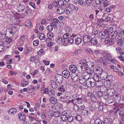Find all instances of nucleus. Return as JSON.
Listing matches in <instances>:
<instances>
[{
	"instance_id": "nucleus-1",
	"label": "nucleus",
	"mask_w": 124,
	"mask_h": 124,
	"mask_svg": "<svg viewBox=\"0 0 124 124\" xmlns=\"http://www.w3.org/2000/svg\"><path fill=\"white\" fill-rule=\"evenodd\" d=\"M88 62H86V61L85 59L82 60L79 64H78V71L79 73H83L85 70V68H90L91 67L93 68L94 65L93 63L91 64V65H88Z\"/></svg>"
},
{
	"instance_id": "nucleus-2",
	"label": "nucleus",
	"mask_w": 124,
	"mask_h": 124,
	"mask_svg": "<svg viewBox=\"0 0 124 124\" xmlns=\"http://www.w3.org/2000/svg\"><path fill=\"white\" fill-rule=\"evenodd\" d=\"M101 55L103 56V58L101 57V58H103L105 61L109 60L111 59L112 56L111 54L107 51H104L101 53Z\"/></svg>"
},
{
	"instance_id": "nucleus-3",
	"label": "nucleus",
	"mask_w": 124,
	"mask_h": 124,
	"mask_svg": "<svg viewBox=\"0 0 124 124\" xmlns=\"http://www.w3.org/2000/svg\"><path fill=\"white\" fill-rule=\"evenodd\" d=\"M59 109L58 110H57L58 109L57 108H56V107H52L53 110V115L55 117H58L61 115V113L60 112V110H61V109H62V108L61 106H59Z\"/></svg>"
},
{
	"instance_id": "nucleus-4",
	"label": "nucleus",
	"mask_w": 124,
	"mask_h": 124,
	"mask_svg": "<svg viewBox=\"0 0 124 124\" xmlns=\"http://www.w3.org/2000/svg\"><path fill=\"white\" fill-rule=\"evenodd\" d=\"M17 29L18 28L15 26L12 25L10 31V29L9 30V29H8L6 30V31H9V33L11 34L10 35V37H11L13 36L14 34L17 31Z\"/></svg>"
},
{
	"instance_id": "nucleus-5",
	"label": "nucleus",
	"mask_w": 124,
	"mask_h": 124,
	"mask_svg": "<svg viewBox=\"0 0 124 124\" xmlns=\"http://www.w3.org/2000/svg\"><path fill=\"white\" fill-rule=\"evenodd\" d=\"M106 32L104 31H101L99 32L98 34V37L100 40L102 41L104 39L106 34Z\"/></svg>"
},
{
	"instance_id": "nucleus-6",
	"label": "nucleus",
	"mask_w": 124,
	"mask_h": 124,
	"mask_svg": "<svg viewBox=\"0 0 124 124\" xmlns=\"http://www.w3.org/2000/svg\"><path fill=\"white\" fill-rule=\"evenodd\" d=\"M55 81L59 84L62 83L63 81V77L61 75L57 74L55 75Z\"/></svg>"
},
{
	"instance_id": "nucleus-7",
	"label": "nucleus",
	"mask_w": 124,
	"mask_h": 124,
	"mask_svg": "<svg viewBox=\"0 0 124 124\" xmlns=\"http://www.w3.org/2000/svg\"><path fill=\"white\" fill-rule=\"evenodd\" d=\"M91 38V35L89 34L84 35L83 36V40L84 42L85 43L90 42Z\"/></svg>"
},
{
	"instance_id": "nucleus-8",
	"label": "nucleus",
	"mask_w": 124,
	"mask_h": 124,
	"mask_svg": "<svg viewBox=\"0 0 124 124\" xmlns=\"http://www.w3.org/2000/svg\"><path fill=\"white\" fill-rule=\"evenodd\" d=\"M19 119L20 120H21L22 121H24L26 120V116L25 114L21 112L19 113L18 115Z\"/></svg>"
},
{
	"instance_id": "nucleus-9",
	"label": "nucleus",
	"mask_w": 124,
	"mask_h": 124,
	"mask_svg": "<svg viewBox=\"0 0 124 124\" xmlns=\"http://www.w3.org/2000/svg\"><path fill=\"white\" fill-rule=\"evenodd\" d=\"M25 8L24 6L21 4H19L17 6V9L19 12H23Z\"/></svg>"
},
{
	"instance_id": "nucleus-10",
	"label": "nucleus",
	"mask_w": 124,
	"mask_h": 124,
	"mask_svg": "<svg viewBox=\"0 0 124 124\" xmlns=\"http://www.w3.org/2000/svg\"><path fill=\"white\" fill-rule=\"evenodd\" d=\"M63 76L66 78H68L70 76V74L69 71L67 70H64L62 72Z\"/></svg>"
},
{
	"instance_id": "nucleus-11",
	"label": "nucleus",
	"mask_w": 124,
	"mask_h": 124,
	"mask_svg": "<svg viewBox=\"0 0 124 124\" xmlns=\"http://www.w3.org/2000/svg\"><path fill=\"white\" fill-rule=\"evenodd\" d=\"M103 94L101 91H94L93 93V96L98 98L101 97Z\"/></svg>"
},
{
	"instance_id": "nucleus-12",
	"label": "nucleus",
	"mask_w": 124,
	"mask_h": 124,
	"mask_svg": "<svg viewBox=\"0 0 124 124\" xmlns=\"http://www.w3.org/2000/svg\"><path fill=\"white\" fill-rule=\"evenodd\" d=\"M107 73L105 71H103L101 74L100 78L102 80H104L106 79L107 77L108 78Z\"/></svg>"
},
{
	"instance_id": "nucleus-13",
	"label": "nucleus",
	"mask_w": 124,
	"mask_h": 124,
	"mask_svg": "<svg viewBox=\"0 0 124 124\" xmlns=\"http://www.w3.org/2000/svg\"><path fill=\"white\" fill-rule=\"evenodd\" d=\"M73 42V40L72 38H70L68 39L67 40L63 41V45L65 46H66L69 43L72 44Z\"/></svg>"
},
{
	"instance_id": "nucleus-14",
	"label": "nucleus",
	"mask_w": 124,
	"mask_h": 124,
	"mask_svg": "<svg viewBox=\"0 0 124 124\" xmlns=\"http://www.w3.org/2000/svg\"><path fill=\"white\" fill-rule=\"evenodd\" d=\"M25 12L24 14L26 16L28 15H30L31 14L32 12V10L30 8L28 7L27 6L25 8Z\"/></svg>"
},
{
	"instance_id": "nucleus-15",
	"label": "nucleus",
	"mask_w": 124,
	"mask_h": 124,
	"mask_svg": "<svg viewBox=\"0 0 124 124\" xmlns=\"http://www.w3.org/2000/svg\"><path fill=\"white\" fill-rule=\"evenodd\" d=\"M49 101L52 104H55L57 102V100L53 96L50 97L49 99Z\"/></svg>"
},
{
	"instance_id": "nucleus-16",
	"label": "nucleus",
	"mask_w": 124,
	"mask_h": 124,
	"mask_svg": "<svg viewBox=\"0 0 124 124\" xmlns=\"http://www.w3.org/2000/svg\"><path fill=\"white\" fill-rule=\"evenodd\" d=\"M114 96L111 95L109 97L107 101V102L108 104L112 103L115 100V98H114Z\"/></svg>"
},
{
	"instance_id": "nucleus-17",
	"label": "nucleus",
	"mask_w": 124,
	"mask_h": 124,
	"mask_svg": "<svg viewBox=\"0 0 124 124\" xmlns=\"http://www.w3.org/2000/svg\"><path fill=\"white\" fill-rule=\"evenodd\" d=\"M102 69L101 68H98L96 69V70L95 71L94 73L95 75H100L102 73L103 71H102Z\"/></svg>"
},
{
	"instance_id": "nucleus-18",
	"label": "nucleus",
	"mask_w": 124,
	"mask_h": 124,
	"mask_svg": "<svg viewBox=\"0 0 124 124\" xmlns=\"http://www.w3.org/2000/svg\"><path fill=\"white\" fill-rule=\"evenodd\" d=\"M90 42L91 43L92 45H95L97 44V39L95 37H93L92 38H91Z\"/></svg>"
},
{
	"instance_id": "nucleus-19",
	"label": "nucleus",
	"mask_w": 124,
	"mask_h": 124,
	"mask_svg": "<svg viewBox=\"0 0 124 124\" xmlns=\"http://www.w3.org/2000/svg\"><path fill=\"white\" fill-rule=\"evenodd\" d=\"M69 68L70 71L73 73H75L77 69L75 66L73 65H70Z\"/></svg>"
},
{
	"instance_id": "nucleus-20",
	"label": "nucleus",
	"mask_w": 124,
	"mask_h": 124,
	"mask_svg": "<svg viewBox=\"0 0 124 124\" xmlns=\"http://www.w3.org/2000/svg\"><path fill=\"white\" fill-rule=\"evenodd\" d=\"M35 90V87L33 86L30 85L28 88V92L31 93Z\"/></svg>"
},
{
	"instance_id": "nucleus-21",
	"label": "nucleus",
	"mask_w": 124,
	"mask_h": 124,
	"mask_svg": "<svg viewBox=\"0 0 124 124\" xmlns=\"http://www.w3.org/2000/svg\"><path fill=\"white\" fill-rule=\"evenodd\" d=\"M59 21V20L57 19H53V22H51L50 24H51L52 26H54V27H56L57 24L56 23H58Z\"/></svg>"
},
{
	"instance_id": "nucleus-22",
	"label": "nucleus",
	"mask_w": 124,
	"mask_h": 124,
	"mask_svg": "<svg viewBox=\"0 0 124 124\" xmlns=\"http://www.w3.org/2000/svg\"><path fill=\"white\" fill-rule=\"evenodd\" d=\"M100 50H93V53L92 55L96 56H98L100 54Z\"/></svg>"
},
{
	"instance_id": "nucleus-23",
	"label": "nucleus",
	"mask_w": 124,
	"mask_h": 124,
	"mask_svg": "<svg viewBox=\"0 0 124 124\" xmlns=\"http://www.w3.org/2000/svg\"><path fill=\"white\" fill-rule=\"evenodd\" d=\"M96 82L93 79H92L91 81H89V82H86V84H87L88 85H91V87H93L96 84Z\"/></svg>"
},
{
	"instance_id": "nucleus-24",
	"label": "nucleus",
	"mask_w": 124,
	"mask_h": 124,
	"mask_svg": "<svg viewBox=\"0 0 124 124\" xmlns=\"http://www.w3.org/2000/svg\"><path fill=\"white\" fill-rule=\"evenodd\" d=\"M51 86L54 89H56L58 85L55 82L54 80H52L51 82Z\"/></svg>"
},
{
	"instance_id": "nucleus-25",
	"label": "nucleus",
	"mask_w": 124,
	"mask_h": 124,
	"mask_svg": "<svg viewBox=\"0 0 124 124\" xmlns=\"http://www.w3.org/2000/svg\"><path fill=\"white\" fill-rule=\"evenodd\" d=\"M82 52V50L81 49H78L76 50L74 53L73 54V56H76L81 54Z\"/></svg>"
},
{
	"instance_id": "nucleus-26",
	"label": "nucleus",
	"mask_w": 124,
	"mask_h": 124,
	"mask_svg": "<svg viewBox=\"0 0 124 124\" xmlns=\"http://www.w3.org/2000/svg\"><path fill=\"white\" fill-rule=\"evenodd\" d=\"M55 40L56 42L58 43H63V40L62 39V37L60 36L57 37Z\"/></svg>"
},
{
	"instance_id": "nucleus-27",
	"label": "nucleus",
	"mask_w": 124,
	"mask_h": 124,
	"mask_svg": "<svg viewBox=\"0 0 124 124\" xmlns=\"http://www.w3.org/2000/svg\"><path fill=\"white\" fill-rule=\"evenodd\" d=\"M57 11L59 14H62L64 13V9L62 7H60L57 8Z\"/></svg>"
},
{
	"instance_id": "nucleus-28",
	"label": "nucleus",
	"mask_w": 124,
	"mask_h": 124,
	"mask_svg": "<svg viewBox=\"0 0 124 124\" xmlns=\"http://www.w3.org/2000/svg\"><path fill=\"white\" fill-rule=\"evenodd\" d=\"M86 72L84 73V74L88 75L90 76L92 75V74L93 73V71L92 70L90 69L87 70L85 71Z\"/></svg>"
},
{
	"instance_id": "nucleus-29",
	"label": "nucleus",
	"mask_w": 124,
	"mask_h": 124,
	"mask_svg": "<svg viewBox=\"0 0 124 124\" xmlns=\"http://www.w3.org/2000/svg\"><path fill=\"white\" fill-rule=\"evenodd\" d=\"M96 109L95 107L94 106H91L89 107V109L91 113H95V110Z\"/></svg>"
},
{
	"instance_id": "nucleus-30",
	"label": "nucleus",
	"mask_w": 124,
	"mask_h": 124,
	"mask_svg": "<svg viewBox=\"0 0 124 124\" xmlns=\"http://www.w3.org/2000/svg\"><path fill=\"white\" fill-rule=\"evenodd\" d=\"M123 41H122L120 38L117 41V45L121 47H123Z\"/></svg>"
},
{
	"instance_id": "nucleus-31",
	"label": "nucleus",
	"mask_w": 124,
	"mask_h": 124,
	"mask_svg": "<svg viewBox=\"0 0 124 124\" xmlns=\"http://www.w3.org/2000/svg\"><path fill=\"white\" fill-rule=\"evenodd\" d=\"M111 39H110L109 37L108 36L105 38L104 42L106 44L109 43L110 45H112L113 44H112V43H111V44H110V42L111 43Z\"/></svg>"
},
{
	"instance_id": "nucleus-32",
	"label": "nucleus",
	"mask_w": 124,
	"mask_h": 124,
	"mask_svg": "<svg viewBox=\"0 0 124 124\" xmlns=\"http://www.w3.org/2000/svg\"><path fill=\"white\" fill-rule=\"evenodd\" d=\"M86 80L82 76H80L79 78V81L81 84H83L84 83Z\"/></svg>"
},
{
	"instance_id": "nucleus-33",
	"label": "nucleus",
	"mask_w": 124,
	"mask_h": 124,
	"mask_svg": "<svg viewBox=\"0 0 124 124\" xmlns=\"http://www.w3.org/2000/svg\"><path fill=\"white\" fill-rule=\"evenodd\" d=\"M70 36L69 34L68 33H66L63 36V38L64 39V41H65L67 40L68 39L70 38L69 37Z\"/></svg>"
},
{
	"instance_id": "nucleus-34",
	"label": "nucleus",
	"mask_w": 124,
	"mask_h": 124,
	"mask_svg": "<svg viewBox=\"0 0 124 124\" xmlns=\"http://www.w3.org/2000/svg\"><path fill=\"white\" fill-rule=\"evenodd\" d=\"M82 41V39L81 38H77L75 39V43L77 44H79L81 43Z\"/></svg>"
},
{
	"instance_id": "nucleus-35",
	"label": "nucleus",
	"mask_w": 124,
	"mask_h": 124,
	"mask_svg": "<svg viewBox=\"0 0 124 124\" xmlns=\"http://www.w3.org/2000/svg\"><path fill=\"white\" fill-rule=\"evenodd\" d=\"M119 114L121 117L122 118L123 120L124 119V110H122L120 111Z\"/></svg>"
},
{
	"instance_id": "nucleus-36",
	"label": "nucleus",
	"mask_w": 124,
	"mask_h": 124,
	"mask_svg": "<svg viewBox=\"0 0 124 124\" xmlns=\"http://www.w3.org/2000/svg\"><path fill=\"white\" fill-rule=\"evenodd\" d=\"M58 4L61 6H63L64 5V3L63 0H58Z\"/></svg>"
},
{
	"instance_id": "nucleus-37",
	"label": "nucleus",
	"mask_w": 124,
	"mask_h": 124,
	"mask_svg": "<svg viewBox=\"0 0 124 124\" xmlns=\"http://www.w3.org/2000/svg\"><path fill=\"white\" fill-rule=\"evenodd\" d=\"M39 37L40 39L41 40L45 39V35L44 34L42 33H41L39 34Z\"/></svg>"
},
{
	"instance_id": "nucleus-38",
	"label": "nucleus",
	"mask_w": 124,
	"mask_h": 124,
	"mask_svg": "<svg viewBox=\"0 0 124 124\" xmlns=\"http://www.w3.org/2000/svg\"><path fill=\"white\" fill-rule=\"evenodd\" d=\"M4 43L3 42H2L0 43V52H1L3 51L4 49Z\"/></svg>"
},
{
	"instance_id": "nucleus-39",
	"label": "nucleus",
	"mask_w": 124,
	"mask_h": 124,
	"mask_svg": "<svg viewBox=\"0 0 124 124\" xmlns=\"http://www.w3.org/2000/svg\"><path fill=\"white\" fill-rule=\"evenodd\" d=\"M7 34L5 33V34L2 32H0V38L2 39H4L6 38V35Z\"/></svg>"
},
{
	"instance_id": "nucleus-40",
	"label": "nucleus",
	"mask_w": 124,
	"mask_h": 124,
	"mask_svg": "<svg viewBox=\"0 0 124 124\" xmlns=\"http://www.w3.org/2000/svg\"><path fill=\"white\" fill-rule=\"evenodd\" d=\"M110 39H111V42L110 43V44H113L115 43V37H114V36H113L111 35L110 36H108Z\"/></svg>"
},
{
	"instance_id": "nucleus-41",
	"label": "nucleus",
	"mask_w": 124,
	"mask_h": 124,
	"mask_svg": "<svg viewBox=\"0 0 124 124\" xmlns=\"http://www.w3.org/2000/svg\"><path fill=\"white\" fill-rule=\"evenodd\" d=\"M53 26H52L51 24L48 25L46 27L47 30L49 31H51L53 30Z\"/></svg>"
},
{
	"instance_id": "nucleus-42",
	"label": "nucleus",
	"mask_w": 124,
	"mask_h": 124,
	"mask_svg": "<svg viewBox=\"0 0 124 124\" xmlns=\"http://www.w3.org/2000/svg\"><path fill=\"white\" fill-rule=\"evenodd\" d=\"M115 97V98H115V100H118L119 101L120 100L121 97L120 95L119 94H116Z\"/></svg>"
},
{
	"instance_id": "nucleus-43",
	"label": "nucleus",
	"mask_w": 124,
	"mask_h": 124,
	"mask_svg": "<svg viewBox=\"0 0 124 124\" xmlns=\"http://www.w3.org/2000/svg\"><path fill=\"white\" fill-rule=\"evenodd\" d=\"M96 82V85H97L98 87H100L101 88V86L102 87V83L101 81L99 80V81H98Z\"/></svg>"
},
{
	"instance_id": "nucleus-44",
	"label": "nucleus",
	"mask_w": 124,
	"mask_h": 124,
	"mask_svg": "<svg viewBox=\"0 0 124 124\" xmlns=\"http://www.w3.org/2000/svg\"><path fill=\"white\" fill-rule=\"evenodd\" d=\"M26 26L28 28H30L31 26V23L29 20L25 22Z\"/></svg>"
},
{
	"instance_id": "nucleus-45",
	"label": "nucleus",
	"mask_w": 124,
	"mask_h": 124,
	"mask_svg": "<svg viewBox=\"0 0 124 124\" xmlns=\"http://www.w3.org/2000/svg\"><path fill=\"white\" fill-rule=\"evenodd\" d=\"M93 80H95L96 82L99 81V76L98 75H95L93 76Z\"/></svg>"
},
{
	"instance_id": "nucleus-46",
	"label": "nucleus",
	"mask_w": 124,
	"mask_h": 124,
	"mask_svg": "<svg viewBox=\"0 0 124 124\" xmlns=\"http://www.w3.org/2000/svg\"><path fill=\"white\" fill-rule=\"evenodd\" d=\"M86 51L87 53L91 55L93 54V51H92L91 49L87 48L86 49Z\"/></svg>"
},
{
	"instance_id": "nucleus-47",
	"label": "nucleus",
	"mask_w": 124,
	"mask_h": 124,
	"mask_svg": "<svg viewBox=\"0 0 124 124\" xmlns=\"http://www.w3.org/2000/svg\"><path fill=\"white\" fill-rule=\"evenodd\" d=\"M76 120L78 121H81L82 120V117L80 115H78L75 117Z\"/></svg>"
},
{
	"instance_id": "nucleus-48",
	"label": "nucleus",
	"mask_w": 124,
	"mask_h": 124,
	"mask_svg": "<svg viewBox=\"0 0 124 124\" xmlns=\"http://www.w3.org/2000/svg\"><path fill=\"white\" fill-rule=\"evenodd\" d=\"M91 100L94 102H96L98 101V98L97 97L93 96L91 97Z\"/></svg>"
},
{
	"instance_id": "nucleus-49",
	"label": "nucleus",
	"mask_w": 124,
	"mask_h": 124,
	"mask_svg": "<svg viewBox=\"0 0 124 124\" xmlns=\"http://www.w3.org/2000/svg\"><path fill=\"white\" fill-rule=\"evenodd\" d=\"M67 120L69 122H72L73 120V117L71 116H69L67 117Z\"/></svg>"
},
{
	"instance_id": "nucleus-50",
	"label": "nucleus",
	"mask_w": 124,
	"mask_h": 124,
	"mask_svg": "<svg viewBox=\"0 0 124 124\" xmlns=\"http://www.w3.org/2000/svg\"><path fill=\"white\" fill-rule=\"evenodd\" d=\"M27 36L26 35H22L21 37V39L23 42L26 40L27 38Z\"/></svg>"
},
{
	"instance_id": "nucleus-51",
	"label": "nucleus",
	"mask_w": 124,
	"mask_h": 124,
	"mask_svg": "<svg viewBox=\"0 0 124 124\" xmlns=\"http://www.w3.org/2000/svg\"><path fill=\"white\" fill-rule=\"evenodd\" d=\"M82 76L84 78H85V79L86 80V82L88 81L87 80H89L90 78V76L88 75L84 74V75H83Z\"/></svg>"
},
{
	"instance_id": "nucleus-52",
	"label": "nucleus",
	"mask_w": 124,
	"mask_h": 124,
	"mask_svg": "<svg viewBox=\"0 0 124 124\" xmlns=\"http://www.w3.org/2000/svg\"><path fill=\"white\" fill-rule=\"evenodd\" d=\"M39 44V40H36L33 41V45L35 46H37Z\"/></svg>"
},
{
	"instance_id": "nucleus-53",
	"label": "nucleus",
	"mask_w": 124,
	"mask_h": 124,
	"mask_svg": "<svg viewBox=\"0 0 124 124\" xmlns=\"http://www.w3.org/2000/svg\"><path fill=\"white\" fill-rule=\"evenodd\" d=\"M111 95H110L109 94H105L103 96L104 99L106 100H107L109 98V97L111 96Z\"/></svg>"
},
{
	"instance_id": "nucleus-54",
	"label": "nucleus",
	"mask_w": 124,
	"mask_h": 124,
	"mask_svg": "<svg viewBox=\"0 0 124 124\" xmlns=\"http://www.w3.org/2000/svg\"><path fill=\"white\" fill-rule=\"evenodd\" d=\"M64 86L63 85H61V87L59 88L58 90L59 91L62 92H64L65 91V89L64 88Z\"/></svg>"
},
{
	"instance_id": "nucleus-55",
	"label": "nucleus",
	"mask_w": 124,
	"mask_h": 124,
	"mask_svg": "<svg viewBox=\"0 0 124 124\" xmlns=\"http://www.w3.org/2000/svg\"><path fill=\"white\" fill-rule=\"evenodd\" d=\"M104 85L106 87H109L110 86V84L109 83V81H106V82H105L104 83Z\"/></svg>"
},
{
	"instance_id": "nucleus-56",
	"label": "nucleus",
	"mask_w": 124,
	"mask_h": 124,
	"mask_svg": "<svg viewBox=\"0 0 124 124\" xmlns=\"http://www.w3.org/2000/svg\"><path fill=\"white\" fill-rule=\"evenodd\" d=\"M47 36L48 37L51 38L53 36V34L51 31H49L47 34Z\"/></svg>"
},
{
	"instance_id": "nucleus-57",
	"label": "nucleus",
	"mask_w": 124,
	"mask_h": 124,
	"mask_svg": "<svg viewBox=\"0 0 124 124\" xmlns=\"http://www.w3.org/2000/svg\"><path fill=\"white\" fill-rule=\"evenodd\" d=\"M78 3L82 6H84L85 5V4L83 3V1L82 0H78Z\"/></svg>"
},
{
	"instance_id": "nucleus-58",
	"label": "nucleus",
	"mask_w": 124,
	"mask_h": 124,
	"mask_svg": "<svg viewBox=\"0 0 124 124\" xmlns=\"http://www.w3.org/2000/svg\"><path fill=\"white\" fill-rule=\"evenodd\" d=\"M101 120L99 119H97L95 120V124H101Z\"/></svg>"
},
{
	"instance_id": "nucleus-59",
	"label": "nucleus",
	"mask_w": 124,
	"mask_h": 124,
	"mask_svg": "<svg viewBox=\"0 0 124 124\" xmlns=\"http://www.w3.org/2000/svg\"><path fill=\"white\" fill-rule=\"evenodd\" d=\"M99 104L100 106L99 107L98 109L99 110H102L103 109V104L101 102L100 103H99Z\"/></svg>"
},
{
	"instance_id": "nucleus-60",
	"label": "nucleus",
	"mask_w": 124,
	"mask_h": 124,
	"mask_svg": "<svg viewBox=\"0 0 124 124\" xmlns=\"http://www.w3.org/2000/svg\"><path fill=\"white\" fill-rule=\"evenodd\" d=\"M67 116L63 115H62L60 116L61 118L63 120L65 121L67 119Z\"/></svg>"
},
{
	"instance_id": "nucleus-61",
	"label": "nucleus",
	"mask_w": 124,
	"mask_h": 124,
	"mask_svg": "<svg viewBox=\"0 0 124 124\" xmlns=\"http://www.w3.org/2000/svg\"><path fill=\"white\" fill-rule=\"evenodd\" d=\"M92 1L91 0H86V2L88 6H90L92 4Z\"/></svg>"
},
{
	"instance_id": "nucleus-62",
	"label": "nucleus",
	"mask_w": 124,
	"mask_h": 124,
	"mask_svg": "<svg viewBox=\"0 0 124 124\" xmlns=\"http://www.w3.org/2000/svg\"><path fill=\"white\" fill-rule=\"evenodd\" d=\"M36 56H31L30 59L29 60V61L30 62H34L36 59Z\"/></svg>"
},
{
	"instance_id": "nucleus-63",
	"label": "nucleus",
	"mask_w": 124,
	"mask_h": 124,
	"mask_svg": "<svg viewBox=\"0 0 124 124\" xmlns=\"http://www.w3.org/2000/svg\"><path fill=\"white\" fill-rule=\"evenodd\" d=\"M100 90L101 91V92L103 94L105 92H107V90L106 87H103L102 89H101Z\"/></svg>"
},
{
	"instance_id": "nucleus-64",
	"label": "nucleus",
	"mask_w": 124,
	"mask_h": 124,
	"mask_svg": "<svg viewBox=\"0 0 124 124\" xmlns=\"http://www.w3.org/2000/svg\"><path fill=\"white\" fill-rule=\"evenodd\" d=\"M110 121V120L108 118H105L104 119V122H101V123H104V124H105V123H109Z\"/></svg>"
}]
</instances>
